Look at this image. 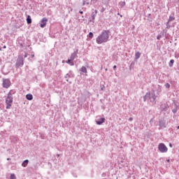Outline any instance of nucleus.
Instances as JSON below:
<instances>
[{"instance_id":"f257e3e1","label":"nucleus","mask_w":179,"mask_h":179,"mask_svg":"<svg viewBox=\"0 0 179 179\" xmlns=\"http://www.w3.org/2000/svg\"><path fill=\"white\" fill-rule=\"evenodd\" d=\"M109 34L110 31L103 30L96 39L97 44H103V43H107V41H108V38H110Z\"/></svg>"},{"instance_id":"f03ea898","label":"nucleus","mask_w":179,"mask_h":179,"mask_svg":"<svg viewBox=\"0 0 179 179\" xmlns=\"http://www.w3.org/2000/svg\"><path fill=\"white\" fill-rule=\"evenodd\" d=\"M144 101H146L147 100H150L151 103L153 104L156 103V94L155 92L150 91V92H148L143 97Z\"/></svg>"},{"instance_id":"7ed1b4c3","label":"nucleus","mask_w":179,"mask_h":179,"mask_svg":"<svg viewBox=\"0 0 179 179\" xmlns=\"http://www.w3.org/2000/svg\"><path fill=\"white\" fill-rule=\"evenodd\" d=\"M13 103V96H11L10 95H8L6 99V108L7 110H9L10 107H12Z\"/></svg>"},{"instance_id":"20e7f679","label":"nucleus","mask_w":179,"mask_h":179,"mask_svg":"<svg viewBox=\"0 0 179 179\" xmlns=\"http://www.w3.org/2000/svg\"><path fill=\"white\" fill-rule=\"evenodd\" d=\"M158 150H159L161 153H167L169 148H167V146H166L164 143H161L158 145Z\"/></svg>"},{"instance_id":"39448f33","label":"nucleus","mask_w":179,"mask_h":179,"mask_svg":"<svg viewBox=\"0 0 179 179\" xmlns=\"http://www.w3.org/2000/svg\"><path fill=\"white\" fill-rule=\"evenodd\" d=\"M23 64H24L23 55H22L21 56H19L17 59V62L15 63L16 68H20L23 66Z\"/></svg>"},{"instance_id":"423d86ee","label":"nucleus","mask_w":179,"mask_h":179,"mask_svg":"<svg viewBox=\"0 0 179 179\" xmlns=\"http://www.w3.org/2000/svg\"><path fill=\"white\" fill-rule=\"evenodd\" d=\"M3 87L5 89L10 87V80L9 79H3Z\"/></svg>"},{"instance_id":"0eeeda50","label":"nucleus","mask_w":179,"mask_h":179,"mask_svg":"<svg viewBox=\"0 0 179 179\" xmlns=\"http://www.w3.org/2000/svg\"><path fill=\"white\" fill-rule=\"evenodd\" d=\"M64 78H65L66 82H69V80L68 79L75 78V74L73 73V71H69V73L66 74Z\"/></svg>"},{"instance_id":"6e6552de","label":"nucleus","mask_w":179,"mask_h":179,"mask_svg":"<svg viewBox=\"0 0 179 179\" xmlns=\"http://www.w3.org/2000/svg\"><path fill=\"white\" fill-rule=\"evenodd\" d=\"M176 20V17H174V13H173L172 14H171V15L169 16V20L166 22V29H170V27L169 26V23H170V22H173V20Z\"/></svg>"},{"instance_id":"1a4fd4ad","label":"nucleus","mask_w":179,"mask_h":179,"mask_svg":"<svg viewBox=\"0 0 179 179\" xmlns=\"http://www.w3.org/2000/svg\"><path fill=\"white\" fill-rule=\"evenodd\" d=\"M96 15H97V10H94V12L92 13L91 19L90 20V22L94 23V20L96 19Z\"/></svg>"},{"instance_id":"9d476101","label":"nucleus","mask_w":179,"mask_h":179,"mask_svg":"<svg viewBox=\"0 0 179 179\" xmlns=\"http://www.w3.org/2000/svg\"><path fill=\"white\" fill-rule=\"evenodd\" d=\"M47 22H48V20H47V18L43 17L42 19V20L41 21V24H40V26L42 29H44V27L47 25Z\"/></svg>"},{"instance_id":"9b49d317","label":"nucleus","mask_w":179,"mask_h":179,"mask_svg":"<svg viewBox=\"0 0 179 179\" xmlns=\"http://www.w3.org/2000/svg\"><path fill=\"white\" fill-rule=\"evenodd\" d=\"M78 50H76V51H74L71 57H70V59H72L73 61L76 59V58H78Z\"/></svg>"},{"instance_id":"f8f14e48","label":"nucleus","mask_w":179,"mask_h":179,"mask_svg":"<svg viewBox=\"0 0 179 179\" xmlns=\"http://www.w3.org/2000/svg\"><path fill=\"white\" fill-rule=\"evenodd\" d=\"M159 127L160 129H164V128H166V122H164V120H159Z\"/></svg>"},{"instance_id":"ddd939ff","label":"nucleus","mask_w":179,"mask_h":179,"mask_svg":"<svg viewBox=\"0 0 179 179\" xmlns=\"http://www.w3.org/2000/svg\"><path fill=\"white\" fill-rule=\"evenodd\" d=\"M106 122V118L101 117L99 120L96 121L97 125H101V124H103V122Z\"/></svg>"},{"instance_id":"4468645a","label":"nucleus","mask_w":179,"mask_h":179,"mask_svg":"<svg viewBox=\"0 0 179 179\" xmlns=\"http://www.w3.org/2000/svg\"><path fill=\"white\" fill-rule=\"evenodd\" d=\"M28 164H29V159H25V160L22 163V167H27Z\"/></svg>"},{"instance_id":"2eb2a0df","label":"nucleus","mask_w":179,"mask_h":179,"mask_svg":"<svg viewBox=\"0 0 179 179\" xmlns=\"http://www.w3.org/2000/svg\"><path fill=\"white\" fill-rule=\"evenodd\" d=\"M73 61L72 59H69L67 61H66V64H69V65H71V66H73L74 64H73Z\"/></svg>"},{"instance_id":"dca6fc26","label":"nucleus","mask_w":179,"mask_h":179,"mask_svg":"<svg viewBox=\"0 0 179 179\" xmlns=\"http://www.w3.org/2000/svg\"><path fill=\"white\" fill-rule=\"evenodd\" d=\"M27 24H31V17H30V15H27Z\"/></svg>"},{"instance_id":"f3484780","label":"nucleus","mask_w":179,"mask_h":179,"mask_svg":"<svg viewBox=\"0 0 179 179\" xmlns=\"http://www.w3.org/2000/svg\"><path fill=\"white\" fill-rule=\"evenodd\" d=\"M15 93H16V91H15V90H10V92H8V96H13V94H15Z\"/></svg>"},{"instance_id":"a211bd4d","label":"nucleus","mask_w":179,"mask_h":179,"mask_svg":"<svg viewBox=\"0 0 179 179\" xmlns=\"http://www.w3.org/2000/svg\"><path fill=\"white\" fill-rule=\"evenodd\" d=\"M135 57H136V59H139V58H141V52H136V53H135Z\"/></svg>"},{"instance_id":"6ab92c4d","label":"nucleus","mask_w":179,"mask_h":179,"mask_svg":"<svg viewBox=\"0 0 179 179\" xmlns=\"http://www.w3.org/2000/svg\"><path fill=\"white\" fill-rule=\"evenodd\" d=\"M80 71L83 73H87V69L85 66H82Z\"/></svg>"},{"instance_id":"aec40b11","label":"nucleus","mask_w":179,"mask_h":179,"mask_svg":"<svg viewBox=\"0 0 179 179\" xmlns=\"http://www.w3.org/2000/svg\"><path fill=\"white\" fill-rule=\"evenodd\" d=\"M27 100H31L33 99V95L31 94H28L26 95Z\"/></svg>"},{"instance_id":"412c9836","label":"nucleus","mask_w":179,"mask_h":179,"mask_svg":"<svg viewBox=\"0 0 179 179\" xmlns=\"http://www.w3.org/2000/svg\"><path fill=\"white\" fill-rule=\"evenodd\" d=\"M174 65V59H171L169 62V66L171 68Z\"/></svg>"},{"instance_id":"4be33fe9","label":"nucleus","mask_w":179,"mask_h":179,"mask_svg":"<svg viewBox=\"0 0 179 179\" xmlns=\"http://www.w3.org/2000/svg\"><path fill=\"white\" fill-rule=\"evenodd\" d=\"M164 86H165L166 89H170V87H171V85L169 83H166L164 85Z\"/></svg>"},{"instance_id":"5701e85b","label":"nucleus","mask_w":179,"mask_h":179,"mask_svg":"<svg viewBox=\"0 0 179 179\" xmlns=\"http://www.w3.org/2000/svg\"><path fill=\"white\" fill-rule=\"evenodd\" d=\"M177 111H178L177 105H176V108L172 110V113H173V114H176Z\"/></svg>"},{"instance_id":"b1692460","label":"nucleus","mask_w":179,"mask_h":179,"mask_svg":"<svg viewBox=\"0 0 179 179\" xmlns=\"http://www.w3.org/2000/svg\"><path fill=\"white\" fill-rule=\"evenodd\" d=\"M10 179H16V176H15V173H12L10 175Z\"/></svg>"},{"instance_id":"393cba45","label":"nucleus","mask_w":179,"mask_h":179,"mask_svg":"<svg viewBox=\"0 0 179 179\" xmlns=\"http://www.w3.org/2000/svg\"><path fill=\"white\" fill-rule=\"evenodd\" d=\"M93 33L92 32H90L89 33V35H88V37H89V38H93Z\"/></svg>"},{"instance_id":"a878e982","label":"nucleus","mask_w":179,"mask_h":179,"mask_svg":"<svg viewBox=\"0 0 179 179\" xmlns=\"http://www.w3.org/2000/svg\"><path fill=\"white\" fill-rule=\"evenodd\" d=\"M83 6H85V5H89V2L86 1H83Z\"/></svg>"},{"instance_id":"bb28decb","label":"nucleus","mask_w":179,"mask_h":179,"mask_svg":"<svg viewBox=\"0 0 179 179\" xmlns=\"http://www.w3.org/2000/svg\"><path fill=\"white\" fill-rule=\"evenodd\" d=\"M24 58H27V53L26 52H24Z\"/></svg>"},{"instance_id":"cd10ccee","label":"nucleus","mask_w":179,"mask_h":179,"mask_svg":"<svg viewBox=\"0 0 179 179\" xmlns=\"http://www.w3.org/2000/svg\"><path fill=\"white\" fill-rule=\"evenodd\" d=\"M160 38H162V36H161V35H159V36L157 37V40H160Z\"/></svg>"},{"instance_id":"c85d7f7f","label":"nucleus","mask_w":179,"mask_h":179,"mask_svg":"<svg viewBox=\"0 0 179 179\" xmlns=\"http://www.w3.org/2000/svg\"><path fill=\"white\" fill-rule=\"evenodd\" d=\"M104 10H106V8H102L101 9V12L103 13V12H104Z\"/></svg>"},{"instance_id":"c756f323","label":"nucleus","mask_w":179,"mask_h":179,"mask_svg":"<svg viewBox=\"0 0 179 179\" xmlns=\"http://www.w3.org/2000/svg\"><path fill=\"white\" fill-rule=\"evenodd\" d=\"M113 69H114V71H115V69H117V66L116 65L113 66Z\"/></svg>"},{"instance_id":"7c9ffc66","label":"nucleus","mask_w":179,"mask_h":179,"mask_svg":"<svg viewBox=\"0 0 179 179\" xmlns=\"http://www.w3.org/2000/svg\"><path fill=\"white\" fill-rule=\"evenodd\" d=\"M125 6V1L122 3V6Z\"/></svg>"},{"instance_id":"2f4dec72","label":"nucleus","mask_w":179,"mask_h":179,"mask_svg":"<svg viewBox=\"0 0 179 179\" xmlns=\"http://www.w3.org/2000/svg\"><path fill=\"white\" fill-rule=\"evenodd\" d=\"M153 122V119H151L150 120V124H152Z\"/></svg>"},{"instance_id":"473e14b6","label":"nucleus","mask_w":179,"mask_h":179,"mask_svg":"<svg viewBox=\"0 0 179 179\" xmlns=\"http://www.w3.org/2000/svg\"><path fill=\"white\" fill-rule=\"evenodd\" d=\"M133 120H134V118L130 117V118L129 119V121H132Z\"/></svg>"},{"instance_id":"72a5a7b5","label":"nucleus","mask_w":179,"mask_h":179,"mask_svg":"<svg viewBox=\"0 0 179 179\" xmlns=\"http://www.w3.org/2000/svg\"><path fill=\"white\" fill-rule=\"evenodd\" d=\"M79 13H80V15H83V11H79Z\"/></svg>"},{"instance_id":"f704fd0d","label":"nucleus","mask_w":179,"mask_h":179,"mask_svg":"<svg viewBox=\"0 0 179 179\" xmlns=\"http://www.w3.org/2000/svg\"><path fill=\"white\" fill-rule=\"evenodd\" d=\"M170 148H173V145L171 143L169 144Z\"/></svg>"},{"instance_id":"c9c22d12","label":"nucleus","mask_w":179,"mask_h":179,"mask_svg":"<svg viewBox=\"0 0 179 179\" xmlns=\"http://www.w3.org/2000/svg\"><path fill=\"white\" fill-rule=\"evenodd\" d=\"M159 86V89H162V86L160 85H158Z\"/></svg>"},{"instance_id":"e433bc0d","label":"nucleus","mask_w":179,"mask_h":179,"mask_svg":"<svg viewBox=\"0 0 179 179\" xmlns=\"http://www.w3.org/2000/svg\"><path fill=\"white\" fill-rule=\"evenodd\" d=\"M167 162H168V163H170V159H167Z\"/></svg>"},{"instance_id":"4c0bfd02","label":"nucleus","mask_w":179,"mask_h":179,"mask_svg":"<svg viewBox=\"0 0 179 179\" xmlns=\"http://www.w3.org/2000/svg\"><path fill=\"white\" fill-rule=\"evenodd\" d=\"M3 48H6V46L4 45V46L3 47Z\"/></svg>"},{"instance_id":"58836bf2","label":"nucleus","mask_w":179,"mask_h":179,"mask_svg":"<svg viewBox=\"0 0 179 179\" xmlns=\"http://www.w3.org/2000/svg\"><path fill=\"white\" fill-rule=\"evenodd\" d=\"M34 55H32L31 57L34 58Z\"/></svg>"},{"instance_id":"ea45409f","label":"nucleus","mask_w":179,"mask_h":179,"mask_svg":"<svg viewBox=\"0 0 179 179\" xmlns=\"http://www.w3.org/2000/svg\"><path fill=\"white\" fill-rule=\"evenodd\" d=\"M177 129H179V126L177 127Z\"/></svg>"},{"instance_id":"a19ab883","label":"nucleus","mask_w":179,"mask_h":179,"mask_svg":"<svg viewBox=\"0 0 179 179\" xmlns=\"http://www.w3.org/2000/svg\"><path fill=\"white\" fill-rule=\"evenodd\" d=\"M7 160H9V158H8Z\"/></svg>"}]
</instances>
